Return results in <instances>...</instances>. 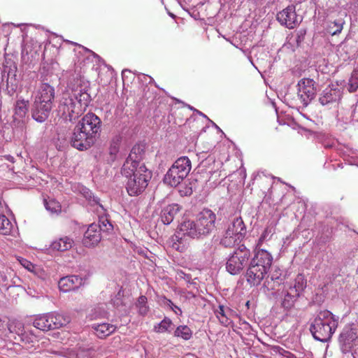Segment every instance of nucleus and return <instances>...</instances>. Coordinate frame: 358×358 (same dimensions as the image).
Instances as JSON below:
<instances>
[{"label": "nucleus", "mask_w": 358, "mask_h": 358, "mask_svg": "<svg viewBox=\"0 0 358 358\" xmlns=\"http://www.w3.org/2000/svg\"><path fill=\"white\" fill-rule=\"evenodd\" d=\"M344 23L345 21L342 17L333 21L330 20L326 28L327 32L331 36L340 34L343 30Z\"/></svg>", "instance_id": "27"}, {"label": "nucleus", "mask_w": 358, "mask_h": 358, "mask_svg": "<svg viewBox=\"0 0 358 358\" xmlns=\"http://www.w3.org/2000/svg\"><path fill=\"white\" fill-rule=\"evenodd\" d=\"M78 124L96 141V134L100 131L101 124V121L97 115L92 113H87Z\"/></svg>", "instance_id": "14"}, {"label": "nucleus", "mask_w": 358, "mask_h": 358, "mask_svg": "<svg viewBox=\"0 0 358 358\" xmlns=\"http://www.w3.org/2000/svg\"><path fill=\"white\" fill-rule=\"evenodd\" d=\"M274 227H275V225H271V224L266 226V227L264 229V231L261 234L260 237L259 238V239L256 243V245H255L256 248H261L264 242L268 239V236L271 235V236L273 234Z\"/></svg>", "instance_id": "33"}, {"label": "nucleus", "mask_w": 358, "mask_h": 358, "mask_svg": "<svg viewBox=\"0 0 358 358\" xmlns=\"http://www.w3.org/2000/svg\"><path fill=\"white\" fill-rule=\"evenodd\" d=\"M215 314L220 323L223 325L228 326L231 323V320L228 318L223 306H219L218 308L215 310Z\"/></svg>", "instance_id": "35"}, {"label": "nucleus", "mask_w": 358, "mask_h": 358, "mask_svg": "<svg viewBox=\"0 0 358 358\" xmlns=\"http://www.w3.org/2000/svg\"><path fill=\"white\" fill-rule=\"evenodd\" d=\"M144 146L140 144L135 145L122 167V174L123 176L130 175L132 173V169H138L141 165H145L142 162L144 159Z\"/></svg>", "instance_id": "10"}, {"label": "nucleus", "mask_w": 358, "mask_h": 358, "mask_svg": "<svg viewBox=\"0 0 358 358\" xmlns=\"http://www.w3.org/2000/svg\"><path fill=\"white\" fill-rule=\"evenodd\" d=\"M45 206L48 210L51 213H57L60 211L61 206L59 202L55 200L45 201Z\"/></svg>", "instance_id": "37"}, {"label": "nucleus", "mask_w": 358, "mask_h": 358, "mask_svg": "<svg viewBox=\"0 0 358 358\" xmlns=\"http://www.w3.org/2000/svg\"><path fill=\"white\" fill-rule=\"evenodd\" d=\"M20 262L28 271H31L34 268L33 264L25 259H22V260H20Z\"/></svg>", "instance_id": "38"}, {"label": "nucleus", "mask_w": 358, "mask_h": 358, "mask_svg": "<svg viewBox=\"0 0 358 358\" xmlns=\"http://www.w3.org/2000/svg\"><path fill=\"white\" fill-rule=\"evenodd\" d=\"M271 278L272 280H280V282L279 281L277 282L278 283H280L282 280L281 279H280L279 276H278L277 275H275V274H272Z\"/></svg>", "instance_id": "44"}, {"label": "nucleus", "mask_w": 358, "mask_h": 358, "mask_svg": "<svg viewBox=\"0 0 358 358\" xmlns=\"http://www.w3.org/2000/svg\"><path fill=\"white\" fill-rule=\"evenodd\" d=\"M246 234V227L241 217L235 218L228 226L220 243L225 247H232L240 242Z\"/></svg>", "instance_id": "8"}, {"label": "nucleus", "mask_w": 358, "mask_h": 358, "mask_svg": "<svg viewBox=\"0 0 358 358\" xmlns=\"http://www.w3.org/2000/svg\"><path fill=\"white\" fill-rule=\"evenodd\" d=\"M55 98V88L48 83H41L36 92L31 110L33 118L43 122L48 117Z\"/></svg>", "instance_id": "2"}, {"label": "nucleus", "mask_w": 358, "mask_h": 358, "mask_svg": "<svg viewBox=\"0 0 358 358\" xmlns=\"http://www.w3.org/2000/svg\"><path fill=\"white\" fill-rule=\"evenodd\" d=\"M220 176V171H215L211 173V176L209 178V180H213V181H215L217 178Z\"/></svg>", "instance_id": "41"}, {"label": "nucleus", "mask_w": 358, "mask_h": 358, "mask_svg": "<svg viewBox=\"0 0 358 358\" xmlns=\"http://www.w3.org/2000/svg\"><path fill=\"white\" fill-rule=\"evenodd\" d=\"M101 240L99 227L95 223L89 225L84 234L83 244L87 248H92L98 245Z\"/></svg>", "instance_id": "18"}, {"label": "nucleus", "mask_w": 358, "mask_h": 358, "mask_svg": "<svg viewBox=\"0 0 358 358\" xmlns=\"http://www.w3.org/2000/svg\"><path fill=\"white\" fill-rule=\"evenodd\" d=\"M74 244L73 240L69 236H63L55 240L51 244L53 250L65 252L72 248Z\"/></svg>", "instance_id": "24"}, {"label": "nucleus", "mask_w": 358, "mask_h": 358, "mask_svg": "<svg viewBox=\"0 0 358 358\" xmlns=\"http://www.w3.org/2000/svg\"><path fill=\"white\" fill-rule=\"evenodd\" d=\"M278 21L289 29H293L301 22L296 13L295 6H289L277 14Z\"/></svg>", "instance_id": "16"}, {"label": "nucleus", "mask_w": 358, "mask_h": 358, "mask_svg": "<svg viewBox=\"0 0 358 358\" xmlns=\"http://www.w3.org/2000/svg\"><path fill=\"white\" fill-rule=\"evenodd\" d=\"M118 143L117 142H113L110 147V154H116L118 151Z\"/></svg>", "instance_id": "40"}, {"label": "nucleus", "mask_w": 358, "mask_h": 358, "mask_svg": "<svg viewBox=\"0 0 358 358\" xmlns=\"http://www.w3.org/2000/svg\"><path fill=\"white\" fill-rule=\"evenodd\" d=\"M93 328L95 331L96 335L99 338H105L106 337L113 334L116 329L115 326L108 323H102L94 325Z\"/></svg>", "instance_id": "26"}, {"label": "nucleus", "mask_w": 358, "mask_h": 358, "mask_svg": "<svg viewBox=\"0 0 358 358\" xmlns=\"http://www.w3.org/2000/svg\"><path fill=\"white\" fill-rule=\"evenodd\" d=\"M173 328V324L172 320L165 317L159 324L155 325L154 331L156 333H165V332H171V331Z\"/></svg>", "instance_id": "30"}, {"label": "nucleus", "mask_w": 358, "mask_h": 358, "mask_svg": "<svg viewBox=\"0 0 358 358\" xmlns=\"http://www.w3.org/2000/svg\"><path fill=\"white\" fill-rule=\"evenodd\" d=\"M358 89V66L354 69L349 79L348 90L350 92H355Z\"/></svg>", "instance_id": "34"}, {"label": "nucleus", "mask_w": 358, "mask_h": 358, "mask_svg": "<svg viewBox=\"0 0 358 358\" xmlns=\"http://www.w3.org/2000/svg\"><path fill=\"white\" fill-rule=\"evenodd\" d=\"M69 78L68 87L63 92L58 106V112L65 120L72 121L78 117L88 106L90 95L81 89L80 71L75 70Z\"/></svg>", "instance_id": "1"}, {"label": "nucleus", "mask_w": 358, "mask_h": 358, "mask_svg": "<svg viewBox=\"0 0 358 358\" xmlns=\"http://www.w3.org/2000/svg\"><path fill=\"white\" fill-rule=\"evenodd\" d=\"M69 322L70 320L68 316L57 313H49L36 316L33 325L36 328L45 331L59 329Z\"/></svg>", "instance_id": "7"}, {"label": "nucleus", "mask_w": 358, "mask_h": 358, "mask_svg": "<svg viewBox=\"0 0 358 358\" xmlns=\"http://www.w3.org/2000/svg\"><path fill=\"white\" fill-rule=\"evenodd\" d=\"M7 159H8V160H10V161H11V162H13V157L8 156V157H7Z\"/></svg>", "instance_id": "47"}, {"label": "nucleus", "mask_w": 358, "mask_h": 358, "mask_svg": "<svg viewBox=\"0 0 358 358\" xmlns=\"http://www.w3.org/2000/svg\"><path fill=\"white\" fill-rule=\"evenodd\" d=\"M250 251L244 245H240L229 256L226 263L227 271L231 275L239 273L247 264Z\"/></svg>", "instance_id": "9"}, {"label": "nucleus", "mask_w": 358, "mask_h": 358, "mask_svg": "<svg viewBox=\"0 0 358 358\" xmlns=\"http://www.w3.org/2000/svg\"><path fill=\"white\" fill-rule=\"evenodd\" d=\"M166 303L168 306H169L171 308L173 307L175 305L170 299H166Z\"/></svg>", "instance_id": "46"}, {"label": "nucleus", "mask_w": 358, "mask_h": 358, "mask_svg": "<svg viewBox=\"0 0 358 358\" xmlns=\"http://www.w3.org/2000/svg\"><path fill=\"white\" fill-rule=\"evenodd\" d=\"M94 142L95 140L81 129L78 124L76 125L71 138V143L73 147L80 150H87Z\"/></svg>", "instance_id": "12"}, {"label": "nucleus", "mask_w": 358, "mask_h": 358, "mask_svg": "<svg viewBox=\"0 0 358 358\" xmlns=\"http://www.w3.org/2000/svg\"><path fill=\"white\" fill-rule=\"evenodd\" d=\"M341 96V92L339 89H326L320 97V102L324 106L340 100Z\"/></svg>", "instance_id": "23"}, {"label": "nucleus", "mask_w": 358, "mask_h": 358, "mask_svg": "<svg viewBox=\"0 0 358 358\" xmlns=\"http://www.w3.org/2000/svg\"><path fill=\"white\" fill-rule=\"evenodd\" d=\"M147 301V298L144 296H141L138 299V302L141 303H145Z\"/></svg>", "instance_id": "45"}, {"label": "nucleus", "mask_w": 358, "mask_h": 358, "mask_svg": "<svg viewBox=\"0 0 358 358\" xmlns=\"http://www.w3.org/2000/svg\"><path fill=\"white\" fill-rule=\"evenodd\" d=\"M28 109L29 101L24 99H18L14 104L13 123L15 127L20 128L22 131L26 129Z\"/></svg>", "instance_id": "11"}, {"label": "nucleus", "mask_w": 358, "mask_h": 358, "mask_svg": "<svg viewBox=\"0 0 358 358\" xmlns=\"http://www.w3.org/2000/svg\"><path fill=\"white\" fill-rule=\"evenodd\" d=\"M299 296V295L297 293H295L290 289H288L282 301V306L287 310L291 309L294 306V303Z\"/></svg>", "instance_id": "29"}, {"label": "nucleus", "mask_w": 358, "mask_h": 358, "mask_svg": "<svg viewBox=\"0 0 358 358\" xmlns=\"http://www.w3.org/2000/svg\"><path fill=\"white\" fill-rule=\"evenodd\" d=\"M270 267L250 262L246 272V280L251 286L259 285L268 274Z\"/></svg>", "instance_id": "13"}, {"label": "nucleus", "mask_w": 358, "mask_h": 358, "mask_svg": "<svg viewBox=\"0 0 358 358\" xmlns=\"http://www.w3.org/2000/svg\"><path fill=\"white\" fill-rule=\"evenodd\" d=\"M215 214L209 209H203L200 212L196 221L185 220L181 223V230L190 238H199L201 235H207L215 228Z\"/></svg>", "instance_id": "3"}, {"label": "nucleus", "mask_w": 358, "mask_h": 358, "mask_svg": "<svg viewBox=\"0 0 358 358\" xmlns=\"http://www.w3.org/2000/svg\"><path fill=\"white\" fill-rule=\"evenodd\" d=\"M191 168V162L187 157L178 158L165 175L164 182L176 187L188 176Z\"/></svg>", "instance_id": "6"}, {"label": "nucleus", "mask_w": 358, "mask_h": 358, "mask_svg": "<svg viewBox=\"0 0 358 358\" xmlns=\"http://www.w3.org/2000/svg\"><path fill=\"white\" fill-rule=\"evenodd\" d=\"M99 231H110L113 229V224L110 222L107 217H102L99 219Z\"/></svg>", "instance_id": "36"}, {"label": "nucleus", "mask_w": 358, "mask_h": 358, "mask_svg": "<svg viewBox=\"0 0 358 358\" xmlns=\"http://www.w3.org/2000/svg\"><path fill=\"white\" fill-rule=\"evenodd\" d=\"M13 229V224L8 217L0 214V234L9 235Z\"/></svg>", "instance_id": "32"}, {"label": "nucleus", "mask_w": 358, "mask_h": 358, "mask_svg": "<svg viewBox=\"0 0 358 358\" xmlns=\"http://www.w3.org/2000/svg\"><path fill=\"white\" fill-rule=\"evenodd\" d=\"M251 262H253V264L257 263L271 268L273 262V256L266 250L255 248V256Z\"/></svg>", "instance_id": "21"}, {"label": "nucleus", "mask_w": 358, "mask_h": 358, "mask_svg": "<svg viewBox=\"0 0 358 358\" xmlns=\"http://www.w3.org/2000/svg\"><path fill=\"white\" fill-rule=\"evenodd\" d=\"M8 330L10 333H15L20 337V340L27 343H29L27 336L24 333V324L19 320L8 321Z\"/></svg>", "instance_id": "25"}, {"label": "nucleus", "mask_w": 358, "mask_h": 358, "mask_svg": "<svg viewBox=\"0 0 358 358\" xmlns=\"http://www.w3.org/2000/svg\"><path fill=\"white\" fill-rule=\"evenodd\" d=\"M341 341L346 348H350L353 358H358V336L353 329H346L341 334Z\"/></svg>", "instance_id": "17"}, {"label": "nucleus", "mask_w": 358, "mask_h": 358, "mask_svg": "<svg viewBox=\"0 0 358 358\" xmlns=\"http://www.w3.org/2000/svg\"><path fill=\"white\" fill-rule=\"evenodd\" d=\"M133 173L124 176L128 178L126 189L130 196H138L143 193L148 185V182L152 178V173L145 165H141L138 169H132Z\"/></svg>", "instance_id": "5"}, {"label": "nucleus", "mask_w": 358, "mask_h": 358, "mask_svg": "<svg viewBox=\"0 0 358 358\" xmlns=\"http://www.w3.org/2000/svg\"><path fill=\"white\" fill-rule=\"evenodd\" d=\"M82 285H83V280L78 275L62 278L58 282L59 288L64 292L78 289Z\"/></svg>", "instance_id": "19"}, {"label": "nucleus", "mask_w": 358, "mask_h": 358, "mask_svg": "<svg viewBox=\"0 0 358 358\" xmlns=\"http://www.w3.org/2000/svg\"><path fill=\"white\" fill-rule=\"evenodd\" d=\"M307 281L303 274H298L294 279L293 285H291L289 289L297 293L299 295L306 287Z\"/></svg>", "instance_id": "28"}, {"label": "nucleus", "mask_w": 358, "mask_h": 358, "mask_svg": "<svg viewBox=\"0 0 358 358\" xmlns=\"http://www.w3.org/2000/svg\"><path fill=\"white\" fill-rule=\"evenodd\" d=\"M282 355L286 357L287 358H296V356L294 354L285 350H283V352L282 353Z\"/></svg>", "instance_id": "42"}, {"label": "nucleus", "mask_w": 358, "mask_h": 358, "mask_svg": "<svg viewBox=\"0 0 358 358\" xmlns=\"http://www.w3.org/2000/svg\"><path fill=\"white\" fill-rule=\"evenodd\" d=\"M174 336L188 341L192 336V331L187 325H180L174 331Z\"/></svg>", "instance_id": "31"}, {"label": "nucleus", "mask_w": 358, "mask_h": 358, "mask_svg": "<svg viewBox=\"0 0 358 358\" xmlns=\"http://www.w3.org/2000/svg\"><path fill=\"white\" fill-rule=\"evenodd\" d=\"M315 81L310 78H302L298 83V96L303 104L307 105L316 94Z\"/></svg>", "instance_id": "15"}, {"label": "nucleus", "mask_w": 358, "mask_h": 358, "mask_svg": "<svg viewBox=\"0 0 358 358\" xmlns=\"http://www.w3.org/2000/svg\"><path fill=\"white\" fill-rule=\"evenodd\" d=\"M8 320L7 318L0 317V331H4L6 330V328L8 329Z\"/></svg>", "instance_id": "39"}, {"label": "nucleus", "mask_w": 358, "mask_h": 358, "mask_svg": "<svg viewBox=\"0 0 358 358\" xmlns=\"http://www.w3.org/2000/svg\"><path fill=\"white\" fill-rule=\"evenodd\" d=\"M171 309L177 315H180L182 314L181 309L179 307H178L177 306H174L173 307H171Z\"/></svg>", "instance_id": "43"}, {"label": "nucleus", "mask_w": 358, "mask_h": 358, "mask_svg": "<svg viewBox=\"0 0 358 358\" xmlns=\"http://www.w3.org/2000/svg\"><path fill=\"white\" fill-rule=\"evenodd\" d=\"M338 327V318L327 310H320L310 326V330L315 340L329 341Z\"/></svg>", "instance_id": "4"}, {"label": "nucleus", "mask_w": 358, "mask_h": 358, "mask_svg": "<svg viewBox=\"0 0 358 358\" xmlns=\"http://www.w3.org/2000/svg\"><path fill=\"white\" fill-rule=\"evenodd\" d=\"M180 208L178 204H171L164 207L161 212V220L164 224H169L171 223L179 212Z\"/></svg>", "instance_id": "22"}, {"label": "nucleus", "mask_w": 358, "mask_h": 358, "mask_svg": "<svg viewBox=\"0 0 358 358\" xmlns=\"http://www.w3.org/2000/svg\"><path fill=\"white\" fill-rule=\"evenodd\" d=\"M191 238L187 235L185 234L181 230V225L180 226L179 231L172 238V248L173 249L180 252H185L189 245V239Z\"/></svg>", "instance_id": "20"}]
</instances>
